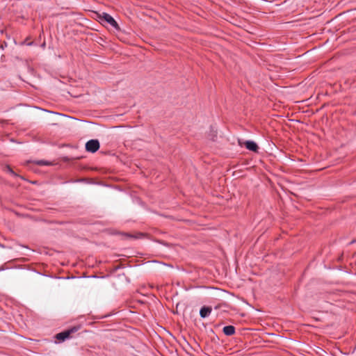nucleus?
I'll list each match as a JSON object with an SVG mask.
<instances>
[{
	"mask_svg": "<svg viewBox=\"0 0 356 356\" xmlns=\"http://www.w3.org/2000/svg\"><path fill=\"white\" fill-rule=\"evenodd\" d=\"M99 148V142L98 140L92 139L88 140L86 144V149L91 153L96 152Z\"/></svg>",
	"mask_w": 356,
	"mask_h": 356,
	"instance_id": "nucleus-1",
	"label": "nucleus"
},
{
	"mask_svg": "<svg viewBox=\"0 0 356 356\" xmlns=\"http://www.w3.org/2000/svg\"><path fill=\"white\" fill-rule=\"evenodd\" d=\"M102 18L108 23L111 26L117 29L118 27V24L114 18L106 13H103Z\"/></svg>",
	"mask_w": 356,
	"mask_h": 356,
	"instance_id": "nucleus-2",
	"label": "nucleus"
},
{
	"mask_svg": "<svg viewBox=\"0 0 356 356\" xmlns=\"http://www.w3.org/2000/svg\"><path fill=\"white\" fill-rule=\"evenodd\" d=\"M36 164L39 165H50V162L47 161H44V160H38L37 161H35Z\"/></svg>",
	"mask_w": 356,
	"mask_h": 356,
	"instance_id": "nucleus-7",
	"label": "nucleus"
},
{
	"mask_svg": "<svg viewBox=\"0 0 356 356\" xmlns=\"http://www.w3.org/2000/svg\"><path fill=\"white\" fill-rule=\"evenodd\" d=\"M245 147L250 151L257 152L259 147L256 143L252 140H247L245 143Z\"/></svg>",
	"mask_w": 356,
	"mask_h": 356,
	"instance_id": "nucleus-4",
	"label": "nucleus"
},
{
	"mask_svg": "<svg viewBox=\"0 0 356 356\" xmlns=\"http://www.w3.org/2000/svg\"><path fill=\"white\" fill-rule=\"evenodd\" d=\"M74 331H75V330L72 329V330H66V331H64V332H60V333H58V334H56V338L58 340H60V341H65V339H69V338L70 337V334H71Z\"/></svg>",
	"mask_w": 356,
	"mask_h": 356,
	"instance_id": "nucleus-3",
	"label": "nucleus"
},
{
	"mask_svg": "<svg viewBox=\"0 0 356 356\" xmlns=\"http://www.w3.org/2000/svg\"><path fill=\"white\" fill-rule=\"evenodd\" d=\"M223 332L227 336L233 335L235 333V327L232 325H227L223 327Z\"/></svg>",
	"mask_w": 356,
	"mask_h": 356,
	"instance_id": "nucleus-6",
	"label": "nucleus"
},
{
	"mask_svg": "<svg viewBox=\"0 0 356 356\" xmlns=\"http://www.w3.org/2000/svg\"><path fill=\"white\" fill-rule=\"evenodd\" d=\"M6 168H7L8 171L10 174L15 175V172H13V170H12L9 166H7V167H6Z\"/></svg>",
	"mask_w": 356,
	"mask_h": 356,
	"instance_id": "nucleus-8",
	"label": "nucleus"
},
{
	"mask_svg": "<svg viewBox=\"0 0 356 356\" xmlns=\"http://www.w3.org/2000/svg\"><path fill=\"white\" fill-rule=\"evenodd\" d=\"M211 312V308L209 307H203L200 311V315L202 318H207Z\"/></svg>",
	"mask_w": 356,
	"mask_h": 356,
	"instance_id": "nucleus-5",
	"label": "nucleus"
}]
</instances>
